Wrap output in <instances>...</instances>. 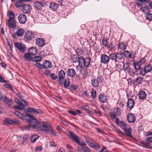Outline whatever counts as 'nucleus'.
I'll return each instance as SVG.
<instances>
[{"mask_svg":"<svg viewBox=\"0 0 152 152\" xmlns=\"http://www.w3.org/2000/svg\"><path fill=\"white\" fill-rule=\"evenodd\" d=\"M78 58L79 57H78L77 56L74 55L72 57V61H73V62L76 63L78 61Z\"/></svg>","mask_w":152,"mask_h":152,"instance_id":"nucleus-51","label":"nucleus"},{"mask_svg":"<svg viewBox=\"0 0 152 152\" xmlns=\"http://www.w3.org/2000/svg\"><path fill=\"white\" fill-rule=\"evenodd\" d=\"M124 131L126 133H124V135L128 136L130 137H132V129L130 127H128L127 129H124Z\"/></svg>","mask_w":152,"mask_h":152,"instance_id":"nucleus-19","label":"nucleus"},{"mask_svg":"<svg viewBox=\"0 0 152 152\" xmlns=\"http://www.w3.org/2000/svg\"><path fill=\"white\" fill-rule=\"evenodd\" d=\"M91 59L89 57H86L85 59V62L84 64V66L87 68L90 65V61Z\"/></svg>","mask_w":152,"mask_h":152,"instance_id":"nucleus-21","label":"nucleus"},{"mask_svg":"<svg viewBox=\"0 0 152 152\" xmlns=\"http://www.w3.org/2000/svg\"><path fill=\"white\" fill-rule=\"evenodd\" d=\"M9 81L5 80L2 76L0 75V82L3 83H8Z\"/></svg>","mask_w":152,"mask_h":152,"instance_id":"nucleus-59","label":"nucleus"},{"mask_svg":"<svg viewBox=\"0 0 152 152\" xmlns=\"http://www.w3.org/2000/svg\"><path fill=\"white\" fill-rule=\"evenodd\" d=\"M42 59V57L40 56H37L32 57L31 61L34 62H38L41 61Z\"/></svg>","mask_w":152,"mask_h":152,"instance_id":"nucleus-33","label":"nucleus"},{"mask_svg":"<svg viewBox=\"0 0 152 152\" xmlns=\"http://www.w3.org/2000/svg\"><path fill=\"white\" fill-rule=\"evenodd\" d=\"M70 83L69 79H66L64 83V85L65 88H67L69 86Z\"/></svg>","mask_w":152,"mask_h":152,"instance_id":"nucleus-49","label":"nucleus"},{"mask_svg":"<svg viewBox=\"0 0 152 152\" xmlns=\"http://www.w3.org/2000/svg\"><path fill=\"white\" fill-rule=\"evenodd\" d=\"M145 5L146 6L150 7V8L152 9V2H151L150 1H147V2L145 3Z\"/></svg>","mask_w":152,"mask_h":152,"instance_id":"nucleus-57","label":"nucleus"},{"mask_svg":"<svg viewBox=\"0 0 152 152\" xmlns=\"http://www.w3.org/2000/svg\"><path fill=\"white\" fill-rule=\"evenodd\" d=\"M146 19L150 21L152 20V14L149 12L146 15Z\"/></svg>","mask_w":152,"mask_h":152,"instance_id":"nucleus-53","label":"nucleus"},{"mask_svg":"<svg viewBox=\"0 0 152 152\" xmlns=\"http://www.w3.org/2000/svg\"><path fill=\"white\" fill-rule=\"evenodd\" d=\"M7 24L8 27L9 28H14L16 26V24L15 21V20H7Z\"/></svg>","mask_w":152,"mask_h":152,"instance_id":"nucleus-11","label":"nucleus"},{"mask_svg":"<svg viewBox=\"0 0 152 152\" xmlns=\"http://www.w3.org/2000/svg\"><path fill=\"white\" fill-rule=\"evenodd\" d=\"M50 76L51 78L54 80H55L58 78V76L56 75H55L54 73L51 74Z\"/></svg>","mask_w":152,"mask_h":152,"instance_id":"nucleus-60","label":"nucleus"},{"mask_svg":"<svg viewBox=\"0 0 152 152\" xmlns=\"http://www.w3.org/2000/svg\"><path fill=\"white\" fill-rule=\"evenodd\" d=\"M59 6L58 4L54 2L51 3L49 6V8L52 10L55 11L56 10Z\"/></svg>","mask_w":152,"mask_h":152,"instance_id":"nucleus-23","label":"nucleus"},{"mask_svg":"<svg viewBox=\"0 0 152 152\" xmlns=\"http://www.w3.org/2000/svg\"><path fill=\"white\" fill-rule=\"evenodd\" d=\"M52 64L48 61H45L43 62V69H49L52 67Z\"/></svg>","mask_w":152,"mask_h":152,"instance_id":"nucleus-26","label":"nucleus"},{"mask_svg":"<svg viewBox=\"0 0 152 152\" xmlns=\"http://www.w3.org/2000/svg\"><path fill=\"white\" fill-rule=\"evenodd\" d=\"M39 137V136L37 134L32 135L30 138L31 142L32 143L35 142Z\"/></svg>","mask_w":152,"mask_h":152,"instance_id":"nucleus-29","label":"nucleus"},{"mask_svg":"<svg viewBox=\"0 0 152 152\" xmlns=\"http://www.w3.org/2000/svg\"><path fill=\"white\" fill-rule=\"evenodd\" d=\"M116 53H112L110 54L109 57L110 59L115 62H116Z\"/></svg>","mask_w":152,"mask_h":152,"instance_id":"nucleus-36","label":"nucleus"},{"mask_svg":"<svg viewBox=\"0 0 152 152\" xmlns=\"http://www.w3.org/2000/svg\"><path fill=\"white\" fill-rule=\"evenodd\" d=\"M134 66L135 70V74H137V72L139 70H141V65H142L139 62H134L133 63Z\"/></svg>","mask_w":152,"mask_h":152,"instance_id":"nucleus-18","label":"nucleus"},{"mask_svg":"<svg viewBox=\"0 0 152 152\" xmlns=\"http://www.w3.org/2000/svg\"><path fill=\"white\" fill-rule=\"evenodd\" d=\"M4 122L6 124L10 125L13 124V121L9 118H7L4 119Z\"/></svg>","mask_w":152,"mask_h":152,"instance_id":"nucleus-35","label":"nucleus"},{"mask_svg":"<svg viewBox=\"0 0 152 152\" xmlns=\"http://www.w3.org/2000/svg\"><path fill=\"white\" fill-rule=\"evenodd\" d=\"M108 39L104 38L102 40V43L103 45L108 48L109 42L108 41Z\"/></svg>","mask_w":152,"mask_h":152,"instance_id":"nucleus-37","label":"nucleus"},{"mask_svg":"<svg viewBox=\"0 0 152 152\" xmlns=\"http://www.w3.org/2000/svg\"><path fill=\"white\" fill-rule=\"evenodd\" d=\"M14 108L16 109H18L20 110H23V107H21L20 106L18 105H15L14 106Z\"/></svg>","mask_w":152,"mask_h":152,"instance_id":"nucleus-62","label":"nucleus"},{"mask_svg":"<svg viewBox=\"0 0 152 152\" xmlns=\"http://www.w3.org/2000/svg\"><path fill=\"white\" fill-rule=\"evenodd\" d=\"M81 108L83 110H85L87 112L88 110V109H89V107L88 105H83L81 107Z\"/></svg>","mask_w":152,"mask_h":152,"instance_id":"nucleus-58","label":"nucleus"},{"mask_svg":"<svg viewBox=\"0 0 152 152\" xmlns=\"http://www.w3.org/2000/svg\"><path fill=\"white\" fill-rule=\"evenodd\" d=\"M126 45L123 42H119L118 44V48L121 50H124L126 48Z\"/></svg>","mask_w":152,"mask_h":152,"instance_id":"nucleus-43","label":"nucleus"},{"mask_svg":"<svg viewBox=\"0 0 152 152\" xmlns=\"http://www.w3.org/2000/svg\"><path fill=\"white\" fill-rule=\"evenodd\" d=\"M32 56H33L29 52L25 53L24 54V57L27 60L29 61H31L32 58Z\"/></svg>","mask_w":152,"mask_h":152,"instance_id":"nucleus-27","label":"nucleus"},{"mask_svg":"<svg viewBox=\"0 0 152 152\" xmlns=\"http://www.w3.org/2000/svg\"><path fill=\"white\" fill-rule=\"evenodd\" d=\"M34 6L37 10H41L44 5L41 2L36 1L34 3Z\"/></svg>","mask_w":152,"mask_h":152,"instance_id":"nucleus-10","label":"nucleus"},{"mask_svg":"<svg viewBox=\"0 0 152 152\" xmlns=\"http://www.w3.org/2000/svg\"><path fill=\"white\" fill-rule=\"evenodd\" d=\"M110 60L108 56L106 54H102L101 57V62L104 64L107 63Z\"/></svg>","mask_w":152,"mask_h":152,"instance_id":"nucleus-12","label":"nucleus"},{"mask_svg":"<svg viewBox=\"0 0 152 152\" xmlns=\"http://www.w3.org/2000/svg\"><path fill=\"white\" fill-rule=\"evenodd\" d=\"M115 43L113 41H111L110 43H109L108 48L112 50L115 48Z\"/></svg>","mask_w":152,"mask_h":152,"instance_id":"nucleus-45","label":"nucleus"},{"mask_svg":"<svg viewBox=\"0 0 152 152\" xmlns=\"http://www.w3.org/2000/svg\"><path fill=\"white\" fill-rule=\"evenodd\" d=\"M116 62H121L124 60V58L123 56V53H116Z\"/></svg>","mask_w":152,"mask_h":152,"instance_id":"nucleus-14","label":"nucleus"},{"mask_svg":"<svg viewBox=\"0 0 152 152\" xmlns=\"http://www.w3.org/2000/svg\"><path fill=\"white\" fill-rule=\"evenodd\" d=\"M58 75L59 78H61V79H64L66 73L63 70H61L59 72Z\"/></svg>","mask_w":152,"mask_h":152,"instance_id":"nucleus-32","label":"nucleus"},{"mask_svg":"<svg viewBox=\"0 0 152 152\" xmlns=\"http://www.w3.org/2000/svg\"><path fill=\"white\" fill-rule=\"evenodd\" d=\"M91 96L93 98H95L96 96V91L93 88L91 90Z\"/></svg>","mask_w":152,"mask_h":152,"instance_id":"nucleus-52","label":"nucleus"},{"mask_svg":"<svg viewBox=\"0 0 152 152\" xmlns=\"http://www.w3.org/2000/svg\"><path fill=\"white\" fill-rule=\"evenodd\" d=\"M35 123L33 125V129H36L39 132H43L45 134H48L50 132L51 134L54 136H56V133L53 131L51 126L46 121L33 122Z\"/></svg>","mask_w":152,"mask_h":152,"instance_id":"nucleus-2","label":"nucleus"},{"mask_svg":"<svg viewBox=\"0 0 152 152\" xmlns=\"http://www.w3.org/2000/svg\"><path fill=\"white\" fill-rule=\"evenodd\" d=\"M145 57H146L147 56H145L144 58L141 59L138 62H140L141 64L144 63L146 60V59L145 58Z\"/></svg>","mask_w":152,"mask_h":152,"instance_id":"nucleus-63","label":"nucleus"},{"mask_svg":"<svg viewBox=\"0 0 152 152\" xmlns=\"http://www.w3.org/2000/svg\"><path fill=\"white\" fill-rule=\"evenodd\" d=\"M129 63H123V68L124 71L128 70L129 68Z\"/></svg>","mask_w":152,"mask_h":152,"instance_id":"nucleus-50","label":"nucleus"},{"mask_svg":"<svg viewBox=\"0 0 152 152\" xmlns=\"http://www.w3.org/2000/svg\"><path fill=\"white\" fill-rule=\"evenodd\" d=\"M139 98L140 99L143 100L145 99L147 95L145 92L142 90H141L139 93Z\"/></svg>","mask_w":152,"mask_h":152,"instance_id":"nucleus-22","label":"nucleus"},{"mask_svg":"<svg viewBox=\"0 0 152 152\" xmlns=\"http://www.w3.org/2000/svg\"><path fill=\"white\" fill-rule=\"evenodd\" d=\"M80 73L82 75H86L87 73V68L85 66H81Z\"/></svg>","mask_w":152,"mask_h":152,"instance_id":"nucleus-42","label":"nucleus"},{"mask_svg":"<svg viewBox=\"0 0 152 152\" xmlns=\"http://www.w3.org/2000/svg\"><path fill=\"white\" fill-rule=\"evenodd\" d=\"M33 112L34 113L37 114H42L43 113V111L39 109H36L33 108L28 107L27 109L25 110L23 112V114L26 117H28L29 118L28 119H26V121L28 123V124L25 126L23 128V129L29 130L31 128L33 129L32 127L33 125L35 124L33 122L36 121L40 122L37 120L34 117L32 116L31 115L29 114V113Z\"/></svg>","mask_w":152,"mask_h":152,"instance_id":"nucleus-1","label":"nucleus"},{"mask_svg":"<svg viewBox=\"0 0 152 152\" xmlns=\"http://www.w3.org/2000/svg\"><path fill=\"white\" fill-rule=\"evenodd\" d=\"M134 104V100L132 99H130L128 100L127 106L129 109H131L133 108Z\"/></svg>","mask_w":152,"mask_h":152,"instance_id":"nucleus-20","label":"nucleus"},{"mask_svg":"<svg viewBox=\"0 0 152 152\" xmlns=\"http://www.w3.org/2000/svg\"><path fill=\"white\" fill-rule=\"evenodd\" d=\"M142 80V79L141 77H138L135 80V82H136L137 84H141V81Z\"/></svg>","mask_w":152,"mask_h":152,"instance_id":"nucleus-54","label":"nucleus"},{"mask_svg":"<svg viewBox=\"0 0 152 152\" xmlns=\"http://www.w3.org/2000/svg\"><path fill=\"white\" fill-rule=\"evenodd\" d=\"M145 141L146 142H152V137H149L146 138Z\"/></svg>","mask_w":152,"mask_h":152,"instance_id":"nucleus-64","label":"nucleus"},{"mask_svg":"<svg viewBox=\"0 0 152 152\" xmlns=\"http://www.w3.org/2000/svg\"><path fill=\"white\" fill-rule=\"evenodd\" d=\"M36 44L40 47H42L45 45V40L42 38H39L36 40Z\"/></svg>","mask_w":152,"mask_h":152,"instance_id":"nucleus-17","label":"nucleus"},{"mask_svg":"<svg viewBox=\"0 0 152 152\" xmlns=\"http://www.w3.org/2000/svg\"><path fill=\"white\" fill-rule=\"evenodd\" d=\"M29 52L32 55H36L37 53V50L36 47H32L30 48L28 50Z\"/></svg>","mask_w":152,"mask_h":152,"instance_id":"nucleus-24","label":"nucleus"},{"mask_svg":"<svg viewBox=\"0 0 152 152\" xmlns=\"http://www.w3.org/2000/svg\"><path fill=\"white\" fill-rule=\"evenodd\" d=\"M127 119L129 123H134L135 121V118L134 115L132 113L129 114L127 116Z\"/></svg>","mask_w":152,"mask_h":152,"instance_id":"nucleus-16","label":"nucleus"},{"mask_svg":"<svg viewBox=\"0 0 152 152\" xmlns=\"http://www.w3.org/2000/svg\"><path fill=\"white\" fill-rule=\"evenodd\" d=\"M66 73L67 75L71 78L74 77L76 75L75 71L73 69H68Z\"/></svg>","mask_w":152,"mask_h":152,"instance_id":"nucleus-15","label":"nucleus"},{"mask_svg":"<svg viewBox=\"0 0 152 152\" xmlns=\"http://www.w3.org/2000/svg\"><path fill=\"white\" fill-rule=\"evenodd\" d=\"M32 10L31 6L28 4H24L22 7V11L23 13L28 14L30 13Z\"/></svg>","mask_w":152,"mask_h":152,"instance_id":"nucleus-5","label":"nucleus"},{"mask_svg":"<svg viewBox=\"0 0 152 152\" xmlns=\"http://www.w3.org/2000/svg\"><path fill=\"white\" fill-rule=\"evenodd\" d=\"M69 137L71 138L72 140H73L76 143L78 142V143H79V137L77 136V135L73 133L72 132L69 131Z\"/></svg>","mask_w":152,"mask_h":152,"instance_id":"nucleus-7","label":"nucleus"},{"mask_svg":"<svg viewBox=\"0 0 152 152\" xmlns=\"http://www.w3.org/2000/svg\"><path fill=\"white\" fill-rule=\"evenodd\" d=\"M18 20L20 23L23 24L26 22L27 20V17L24 14L20 15L18 17Z\"/></svg>","mask_w":152,"mask_h":152,"instance_id":"nucleus-13","label":"nucleus"},{"mask_svg":"<svg viewBox=\"0 0 152 152\" xmlns=\"http://www.w3.org/2000/svg\"><path fill=\"white\" fill-rule=\"evenodd\" d=\"M24 31L23 29H20L17 30L16 33H14L13 34V37L15 39H17L19 36H22L24 34Z\"/></svg>","mask_w":152,"mask_h":152,"instance_id":"nucleus-9","label":"nucleus"},{"mask_svg":"<svg viewBox=\"0 0 152 152\" xmlns=\"http://www.w3.org/2000/svg\"><path fill=\"white\" fill-rule=\"evenodd\" d=\"M14 45L15 48L22 52H24L25 51L26 47L25 45H23L16 42L14 43Z\"/></svg>","mask_w":152,"mask_h":152,"instance_id":"nucleus-6","label":"nucleus"},{"mask_svg":"<svg viewBox=\"0 0 152 152\" xmlns=\"http://www.w3.org/2000/svg\"><path fill=\"white\" fill-rule=\"evenodd\" d=\"M35 65L39 68L43 69V65H42L38 62H36L35 64Z\"/></svg>","mask_w":152,"mask_h":152,"instance_id":"nucleus-61","label":"nucleus"},{"mask_svg":"<svg viewBox=\"0 0 152 152\" xmlns=\"http://www.w3.org/2000/svg\"><path fill=\"white\" fill-rule=\"evenodd\" d=\"M14 113L15 115L19 117L21 119L23 120L24 119V117L23 114L19 112L18 111H15Z\"/></svg>","mask_w":152,"mask_h":152,"instance_id":"nucleus-41","label":"nucleus"},{"mask_svg":"<svg viewBox=\"0 0 152 152\" xmlns=\"http://www.w3.org/2000/svg\"><path fill=\"white\" fill-rule=\"evenodd\" d=\"M82 150V152H91L90 149L87 146L81 147Z\"/></svg>","mask_w":152,"mask_h":152,"instance_id":"nucleus-48","label":"nucleus"},{"mask_svg":"<svg viewBox=\"0 0 152 152\" xmlns=\"http://www.w3.org/2000/svg\"><path fill=\"white\" fill-rule=\"evenodd\" d=\"M147 0H137V1L140 2H136V5L138 7H141L143 5V2H145V3H146V2H147Z\"/></svg>","mask_w":152,"mask_h":152,"instance_id":"nucleus-39","label":"nucleus"},{"mask_svg":"<svg viewBox=\"0 0 152 152\" xmlns=\"http://www.w3.org/2000/svg\"><path fill=\"white\" fill-rule=\"evenodd\" d=\"M85 58H84L82 56H80L78 58V61L79 63V65L80 67L84 66V64L85 61Z\"/></svg>","mask_w":152,"mask_h":152,"instance_id":"nucleus-30","label":"nucleus"},{"mask_svg":"<svg viewBox=\"0 0 152 152\" xmlns=\"http://www.w3.org/2000/svg\"><path fill=\"white\" fill-rule=\"evenodd\" d=\"M16 100H18V102H17V103L18 104H19V105L20 106V107H23L24 109L25 108V106H24V105L23 104L22 101H20L18 98H17Z\"/></svg>","mask_w":152,"mask_h":152,"instance_id":"nucleus-56","label":"nucleus"},{"mask_svg":"<svg viewBox=\"0 0 152 152\" xmlns=\"http://www.w3.org/2000/svg\"><path fill=\"white\" fill-rule=\"evenodd\" d=\"M4 87L6 88L14 91L13 90V87L10 84L5 83L4 85Z\"/></svg>","mask_w":152,"mask_h":152,"instance_id":"nucleus-47","label":"nucleus"},{"mask_svg":"<svg viewBox=\"0 0 152 152\" xmlns=\"http://www.w3.org/2000/svg\"><path fill=\"white\" fill-rule=\"evenodd\" d=\"M135 55L136 53L135 52L132 51L130 53L129 52L128 56H127V58L134 59L135 58Z\"/></svg>","mask_w":152,"mask_h":152,"instance_id":"nucleus-40","label":"nucleus"},{"mask_svg":"<svg viewBox=\"0 0 152 152\" xmlns=\"http://www.w3.org/2000/svg\"><path fill=\"white\" fill-rule=\"evenodd\" d=\"M8 15L9 19L8 20H14L15 19V16L14 14L11 11H9L8 13Z\"/></svg>","mask_w":152,"mask_h":152,"instance_id":"nucleus-34","label":"nucleus"},{"mask_svg":"<svg viewBox=\"0 0 152 152\" xmlns=\"http://www.w3.org/2000/svg\"><path fill=\"white\" fill-rule=\"evenodd\" d=\"M145 72L147 73L151 72L152 70V66L151 64H149L146 65L144 68Z\"/></svg>","mask_w":152,"mask_h":152,"instance_id":"nucleus-38","label":"nucleus"},{"mask_svg":"<svg viewBox=\"0 0 152 152\" xmlns=\"http://www.w3.org/2000/svg\"><path fill=\"white\" fill-rule=\"evenodd\" d=\"M148 6H144L141 8V10L145 14H147L150 12V10L149 8L148 7Z\"/></svg>","mask_w":152,"mask_h":152,"instance_id":"nucleus-31","label":"nucleus"},{"mask_svg":"<svg viewBox=\"0 0 152 152\" xmlns=\"http://www.w3.org/2000/svg\"><path fill=\"white\" fill-rule=\"evenodd\" d=\"M24 1L21 0H18L15 4V6L17 7H21L23 6V2Z\"/></svg>","mask_w":152,"mask_h":152,"instance_id":"nucleus-44","label":"nucleus"},{"mask_svg":"<svg viewBox=\"0 0 152 152\" xmlns=\"http://www.w3.org/2000/svg\"><path fill=\"white\" fill-rule=\"evenodd\" d=\"M141 143L147 148L150 149L151 148V147H152V146L148 145V144H149V143H148L144 142H141Z\"/></svg>","mask_w":152,"mask_h":152,"instance_id":"nucleus-55","label":"nucleus"},{"mask_svg":"<svg viewBox=\"0 0 152 152\" xmlns=\"http://www.w3.org/2000/svg\"><path fill=\"white\" fill-rule=\"evenodd\" d=\"M89 145H93V147L95 149L98 150L100 148L99 145L96 142H95L94 144H93V143L92 142H90Z\"/></svg>","mask_w":152,"mask_h":152,"instance_id":"nucleus-46","label":"nucleus"},{"mask_svg":"<svg viewBox=\"0 0 152 152\" xmlns=\"http://www.w3.org/2000/svg\"><path fill=\"white\" fill-rule=\"evenodd\" d=\"M3 102L9 107H11L13 104V102L11 99L5 96L3 99Z\"/></svg>","mask_w":152,"mask_h":152,"instance_id":"nucleus-8","label":"nucleus"},{"mask_svg":"<svg viewBox=\"0 0 152 152\" xmlns=\"http://www.w3.org/2000/svg\"><path fill=\"white\" fill-rule=\"evenodd\" d=\"M104 79L101 76H98L96 78H93L91 80L92 86L94 88H97L99 86V83H102Z\"/></svg>","mask_w":152,"mask_h":152,"instance_id":"nucleus-3","label":"nucleus"},{"mask_svg":"<svg viewBox=\"0 0 152 152\" xmlns=\"http://www.w3.org/2000/svg\"><path fill=\"white\" fill-rule=\"evenodd\" d=\"M99 99L100 101L102 103H104L106 102L107 98L106 96L105 95L104 93H101L99 95Z\"/></svg>","mask_w":152,"mask_h":152,"instance_id":"nucleus-25","label":"nucleus"},{"mask_svg":"<svg viewBox=\"0 0 152 152\" xmlns=\"http://www.w3.org/2000/svg\"><path fill=\"white\" fill-rule=\"evenodd\" d=\"M35 37L34 34L28 30L25 33L24 39L26 41H28L32 40Z\"/></svg>","mask_w":152,"mask_h":152,"instance_id":"nucleus-4","label":"nucleus"},{"mask_svg":"<svg viewBox=\"0 0 152 152\" xmlns=\"http://www.w3.org/2000/svg\"><path fill=\"white\" fill-rule=\"evenodd\" d=\"M115 123L118 126H122L123 127L126 124L123 121H119V119L117 118L115 120Z\"/></svg>","mask_w":152,"mask_h":152,"instance_id":"nucleus-28","label":"nucleus"}]
</instances>
